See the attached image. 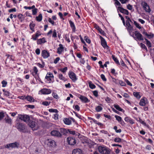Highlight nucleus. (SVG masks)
Instances as JSON below:
<instances>
[{"label": "nucleus", "mask_w": 154, "mask_h": 154, "mask_svg": "<svg viewBox=\"0 0 154 154\" xmlns=\"http://www.w3.org/2000/svg\"><path fill=\"white\" fill-rule=\"evenodd\" d=\"M98 150L101 154H109L110 153L109 149L105 146H99L98 147Z\"/></svg>", "instance_id": "1"}, {"label": "nucleus", "mask_w": 154, "mask_h": 154, "mask_svg": "<svg viewBox=\"0 0 154 154\" xmlns=\"http://www.w3.org/2000/svg\"><path fill=\"white\" fill-rule=\"evenodd\" d=\"M134 35L133 33L132 35L130 34L136 40L143 41V37L142 35L138 31H135L134 32Z\"/></svg>", "instance_id": "2"}, {"label": "nucleus", "mask_w": 154, "mask_h": 154, "mask_svg": "<svg viewBox=\"0 0 154 154\" xmlns=\"http://www.w3.org/2000/svg\"><path fill=\"white\" fill-rule=\"evenodd\" d=\"M19 146V144L17 142L8 143L4 145L5 148H7L10 150L12 149L18 148Z\"/></svg>", "instance_id": "3"}, {"label": "nucleus", "mask_w": 154, "mask_h": 154, "mask_svg": "<svg viewBox=\"0 0 154 154\" xmlns=\"http://www.w3.org/2000/svg\"><path fill=\"white\" fill-rule=\"evenodd\" d=\"M18 117L20 119L26 122H28L30 120L29 116L26 114H18Z\"/></svg>", "instance_id": "4"}, {"label": "nucleus", "mask_w": 154, "mask_h": 154, "mask_svg": "<svg viewBox=\"0 0 154 154\" xmlns=\"http://www.w3.org/2000/svg\"><path fill=\"white\" fill-rule=\"evenodd\" d=\"M141 4L146 12L149 13L150 12L151 9L146 2L144 1H142Z\"/></svg>", "instance_id": "5"}, {"label": "nucleus", "mask_w": 154, "mask_h": 154, "mask_svg": "<svg viewBox=\"0 0 154 154\" xmlns=\"http://www.w3.org/2000/svg\"><path fill=\"white\" fill-rule=\"evenodd\" d=\"M67 141L69 144L71 145H74L76 143V140L74 137H69L67 139Z\"/></svg>", "instance_id": "6"}, {"label": "nucleus", "mask_w": 154, "mask_h": 154, "mask_svg": "<svg viewBox=\"0 0 154 154\" xmlns=\"http://www.w3.org/2000/svg\"><path fill=\"white\" fill-rule=\"evenodd\" d=\"M45 78L48 81V82L49 83H51L52 80L54 79V76L53 74L51 72L48 73L45 76Z\"/></svg>", "instance_id": "7"}, {"label": "nucleus", "mask_w": 154, "mask_h": 154, "mask_svg": "<svg viewBox=\"0 0 154 154\" xmlns=\"http://www.w3.org/2000/svg\"><path fill=\"white\" fill-rule=\"evenodd\" d=\"M16 127L20 131H22L25 129V126L22 123H17L16 125Z\"/></svg>", "instance_id": "8"}, {"label": "nucleus", "mask_w": 154, "mask_h": 154, "mask_svg": "<svg viewBox=\"0 0 154 154\" xmlns=\"http://www.w3.org/2000/svg\"><path fill=\"white\" fill-rule=\"evenodd\" d=\"M51 134L53 136L60 137L62 134L59 131L56 130H53L51 132Z\"/></svg>", "instance_id": "9"}, {"label": "nucleus", "mask_w": 154, "mask_h": 154, "mask_svg": "<svg viewBox=\"0 0 154 154\" xmlns=\"http://www.w3.org/2000/svg\"><path fill=\"white\" fill-rule=\"evenodd\" d=\"M42 56L44 58H47L50 56V53L47 51L43 50L41 53Z\"/></svg>", "instance_id": "10"}, {"label": "nucleus", "mask_w": 154, "mask_h": 154, "mask_svg": "<svg viewBox=\"0 0 154 154\" xmlns=\"http://www.w3.org/2000/svg\"><path fill=\"white\" fill-rule=\"evenodd\" d=\"M126 26H128V31L129 32L130 34H131V32H132L133 29V27L131 26V25L130 24L128 21H126Z\"/></svg>", "instance_id": "11"}, {"label": "nucleus", "mask_w": 154, "mask_h": 154, "mask_svg": "<svg viewBox=\"0 0 154 154\" xmlns=\"http://www.w3.org/2000/svg\"><path fill=\"white\" fill-rule=\"evenodd\" d=\"M100 38L101 39V44L103 48H108V46L107 45L105 39L101 36H100Z\"/></svg>", "instance_id": "12"}, {"label": "nucleus", "mask_w": 154, "mask_h": 154, "mask_svg": "<svg viewBox=\"0 0 154 154\" xmlns=\"http://www.w3.org/2000/svg\"><path fill=\"white\" fill-rule=\"evenodd\" d=\"M79 98L83 102L85 103H87L90 101V100L87 97L82 95H80Z\"/></svg>", "instance_id": "13"}, {"label": "nucleus", "mask_w": 154, "mask_h": 154, "mask_svg": "<svg viewBox=\"0 0 154 154\" xmlns=\"http://www.w3.org/2000/svg\"><path fill=\"white\" fill-rule=\"evenodd\" d=\"M118 10L121 13L125 14L126 15H128L129 14L128 11L127 10L124 9L122 7H118Z\"/></svg>", "instance_id": "14"}, {"label": "nucleus", "mask_w": 154, "mask_h": 154, "mask_svg": "<svg viewBox=\"0 0 154 154\" xmlns=\"http://www.w3.org/2000/svg\"><path fill=\"white\" fill-rule=\"evenodd\" d=\"M72 154H83V153L81 149H76L72 150Z\"/></svg>", "instance_id": "15"}, {"label": "nucleus", "mask_w": 154, "mask_h": 154, "mask_svg": "<svg viewBox=\"0 0 154 154\" xmlns=\"http://www.w3.org/2000/svg\"><path fill=\"white\" fill-rule=\"evenodd\" d=\"M147 99L145 98H142L139 103V104L141 106H144L147 103Z\"/></svg>", "instance_id": "16"}, {"label": "nucleus", "mask_w": 154, "mask_h": 154, "mask_svg": "<svg viewBox=\"0 0 154 154\" xmlns=\"http://www.w3.org/2000/svg\"><path fill=\"white\" fill-rule=\"evenodd\" d=\"M69 76L70 79L74 82H75L77 79L75 74L73 72H71L69 74Z\"/></svg>", "instance_id": "17"}, {"label": "nucleus", "mask_w": 154, "mask_h": 154, "mask_svg": "<svg viewBox=\"0 0 154 154\" xmlns=\"http://www.w3.org/2000/svg\"><path fill=\"white\" fill-rule=\"evenodd\" d=\"M29 122L28 125L31 128H33L35 127L36 123L35 121L30 120Z\"/></svg>", "instance_id": "18"}, {"label": "nucleus", "mask_w": 154, "mask_h": 154, "mask_svg": "<svg viewBox=\"0 0 154 154\" xmlns=\"http://www.w3.org/2000/svg\"><path fill=\"white\" fill-rule=\"evenodd\" d=\"M48 145L50 146H54L56 144L55 141L51 139H48Z\"/></svg>", "instance_id": "19"}, {"label": "nucleus", "mask_w": 154, "mask_h": 154, "mask_svg": "<svg viewBox=\"0 0 154 154\" xmlns=\"http://www.w3.org/2000/svg\"><path fill=\"white\" fill-rule=\"evenodd\" d=\"M41 92L43 94H50L51 92V91L50 89L45 88L42 89Z\"/></svg>", "instance_id": "20"}, {"label": "nucleus", "mask_w": 154, "mask_h": 154, "mask_svg": "<svg viewBox=\"0 0 154 154\" xmlns=\"http://www.w3.org/2000/svg\"><path fill=\"white\" fill-rule=\"evenodd\" d=\"M59 47L57 49V53L59 54H60L63 51L64 48L62 44H60L59 45Z\"/></svg>", "instance_id": "21"}, {"label": "nucleus", "mask_w": 154, "mask_h": 154, "mask_svg": "<svg viewBox=\"0 0 154 154\" xmlns=\"http://www.w3.org/2000/svg\"><path fill=\"white\" fill-rule=\"evenodd\" d=\"M69 23L70 26L72 29V31L75 32V31L76 28L74 23L71 20H69Z\"/></svg>", "instance_id": "22"}, {"label": "nucleus", "mask_w": 154, "mask_h": 154, "mask_svg": "<svg viewBox=\"0 0 154 154\" xmlns=\"http://www.w3.org/2000/svg\"><path fill=\"white\" fill-rule=\"evenodd\" d=\"M60 131L61 134L65 135H66L68 133V129L67 130L64 128H60Z\"/></svg>", "instance_id": "23"}, {"label": "nucleus", "mask_w": 154, "mask_h": 154, "mask_svg": "<svg viewBox=\"0 0 154 154\" xmlns=\"http://www.w3.org/2000/svg\"><path fill=\"white\" fill-rule=\"evenodd\" d=\"M46 42L45 39L44 38H42L39 39H38L37 43L38 44H41L45 43Z\"/></svg>", "instance_id": "24"}, {"label": "nucleus", "mask_w": 154, "mask_h": 154, "mask_svg": "<svg viewBox=\"0 0 154 154\" xmlns=\"http://www.w3.org/2000/svg\"><path fill=\"white\" fill-rule=\"evenodd\" d=\"M5 120L6 123L10 125L11 124L12 119L9 117L7 115V117L5 118Z\"/></svg>", "instance_id": "25"}, {"label": "nucleus", "mask_w": 154, "mask_h": 154, "mask_svg": "<svg viewBox=\"0 0 154 154\" xmlns=\"http://www.w3.org/2000/svg\"><path fill=\"white\" fill-rule=\"evenodd\" d=\"M63 121L65 124L67 125H71L72 123L71 121L68 118L64 119Z\"/></svg>", "instance_id": "26"}, {"label": "nucleus", "mask_w": 154, "mask_h": 154, "mask_svg": "<svg viewBox=\"0 0 154 154\" xmlns=\"http://www.w3.org/2000/svg\"><path fill=\"white\" fill-rule=\"evenodd\" d=\"M114 106L116 109L118 110L119 111L122 112H124V111L123 109L121 108L119 105L117 104H114Z\"/></svg>", "instance_id": "27"}, {"label": "nucleus", "mask_w": 154, "mask_h": 154, "mask_svg": "<svg viewBox=\"0 0 154 154\" xmlns=\"http://www.w3.org/2000/svg\"><path fill=\"white\" fill-rule=\"evenodd\" d=\"M25 99L29 102H33L34 100V99L32 97L29 96H27L26 97Z\"/></svg>", "instance_id": "28"}, {"label": "nucleus", "mask_w": 154, "mask_h": 154, "mask_svg": "<svg viewBox=\"0 0 154 154\" xmlns=\"http://www.w3.org/2000/svg\"><path fill=\"white\" fill-rule=\"evenodd\" d=\"M112 57L114 61L118 65H120V63L119 61V60L117 59V58L115 57L114 55H112Z\"/></svg>", "instance_id": "29"}, {"label": "nucleus", "mask_w": 154, "mask_h": 154, "mask_svg": "<svg viewBox=\"0 0 154 154\" xmlns=\"http://www.w3.org/2000/svg\"><path fill=\"white\" fill-rule=\"evenodd\" d=\"M42 14H40L39 15L36 17V20L38 22H40L42 21Z\"/></svg>", "instance_id": "30"}, {"label": "nucleus", "mask_w": 154, "mask_h": 154, "mask_svg": "<svg viewBox=\"0 0 154 154\" xmlns=\"http://www.w3.org/2000/svg\"><path fill=\"white\" fill-rule=\"evenodd\" d=\"M139 122L144 126L148 127H149V125L147 124L144 121H143L140 118H139Z\"/></svg>", "instance_id": "31"}, {"label": "nucleus", "mask_w": 154, "mask_h": 154, "mask_svg": "<svg viewBox=\"0 0 154 154\" xmlns=\"http://www.w3.org/2000/svg\"><path fill=\"white\" fill-rule=\"evenodd\" d=\"M42 64H41L39 63H36V64L38 66L39 68H43L44 67L45 65V63L42 61Z\"/></svg>", "instance_id": "32"}, {"label": "nucleus", "mask_w": 154, "mask_h": 154, "mask_svg": "<svg viewBox=\"0 0 154 154\" xmlns=\"http://www.w3.org/2000/svg\"><path fill=\"white\" fill-rule=\"evenodd\" d=\"M88 84L89 87L90 88L93 89L95 88V85L93 84L90 81Z\"/></svg>", "instance_id": "33"}, {"label": "nucleus", "mask_w": 154, "mask_h": 154, "mask_svg": "<svg viewBox=\"0 0 154 154\" xmlns=\"http://www.w3.org/2000/svg\"><path fill=\"white\" fill-rule=\"evenodd\" d=\"M133 95L134 97L138 99H140V96L138 92H134Z\"/></svg>", "instance_id": "34"}, {"label": "nucleus", "mask_w": 154, "mask_h": 154, "mask_svg": "<svg viewBox=\"0 0 154 154\" xmlns=\"http://www.w3.org/2000/svg\"><path fill=\"white\" fill-rule=\"evenodd\" d=\"M23 16L22 14H19L17 17L19 19L21 22H22L23 20Z\"/></svg>", "instance_id": "35"}, {"label": "nucleus", "mask_w": 154, "mask_h": 154, "mask_svg": "<svg viewBox=\"0 0 154 154\" xmlns=\"http://www.w3.org/2000/svg\"><path fill=\"white\" fill-rule=\"evenodd\" d=\"M58 76L59 78L61 80L65 81L66 80L65 78L63 76V75L61 74H58Z\"/></svg>", "instance_id": "36"}, {"label": "nucleus", "mask_w": 154, "mask_h": 154, "mask_svg": "<svg viewBox=\"0 0 154 154\" xmlns=\"http://www.w3.org/2000/svg\"><path fill=\"white\" fill-rule=\"evenodd\" d=\"M102 108L100 106H98L95 107V110L97 112H99L102 110Z\"/></svg>", "instance_id": "37"}, {"label": "nucleus", "mask_w": 154, "mask_h": 154, "mask_svg": "<svg viewBox=\"0 0 154 154\" xmlns=\"http://www.w3.org/2000/svg\"><path fill=\"white\" fill-rule=\"evenodd\" d=\"M114 141L117 143H120L122 142V139L119 137H116L114 139Z\"/></svg>", "instance_id": "38"}, {"label": "nucleus", "mask_w": 154, "mask_h": 154, "mask_svg": "<svg viewBox=\"0 0 154 154\" xmlns=\"http://www.w3.org/2000/svg\"><path fill=\"white\" fill-rule=\"evenodd\" d=\"M96 29L100 33L103 34V33H104V31H103L102 29L100 28L98 26H97L96 27Z\"/></svg>", "instance_id": "39"}, {"label": "nucleus", "mask_w": 154, "mask_h": 154, "mask_svg": "<svg viewBox=\"0 0 154 154\" xmlns=\"http://www.w3.org/2000/svg\"><path fill=\"white\" fill-rule=\"evenodd\" d=\"M35 26V24L34 23H31L29 25V27L30 28V29L32 30V31L34 32V28Z\"/></svg>", "instance_id": "40"}, {"label": "nucleus", "mask_w": 154, "mask_h": 154, "mask_svg": "<svg viewBox=\"0 0 154 154\" xmlns=\"http://www.w3.org/2000/svg\"><path fill=\"white\" fill-rule=\"evenodd\" d=\"M145 40L146 41V44L147 46L149 47H151V44L150 42L146 38H145Z\"/></svg>", "instance_id": "41"}, {"label": "nucleus", "mask_w": 154, "mask_h": 154, "mask_svg": "<svg viewBox=\"0 0 154 154\" xmlns=\"http://www.w3.org/2000/svg\"><path fill=\"white\" fill-rule=\"evenodd\" d=\"M115 117L116 118V120H117L119 122H120L121 121V120H122V118L118 116L115 115Z\"/></svg>", "instance_id": "42"}, {"label": "nucleus", "mask_w": 154, "mask_h": 154, "mask_svg": "<svg viewBox=\"0 0 154 154\" xmlns=\"http://www.w3.org/2000/svg\"><path fill=\"white\" fill-rule=\"evenodd\" d=\"M2 87H5L7 85V82L5 80H3L2 82Z\"/></svg>", "instance_id": "43"}, {"label": "nucleus", "mask_w": 154, "mask_h": 154, "mask_svg": "<svg viewBox=\"0 0 154 154\" xmlns=\"http://www.w3.org/2000/svg\"><path fill=\"white\" fill-rule=\"evenodd\" d=\"M52 96L53 97L56 99H57L59 98V97L58 95L56 93L54 92H53L52 94Z\"/></svg>", "instance_id": "44"}, {"label": "nucleus", "mask_w": 154, "mask_h": 154, "mask_svg": "<svg viewBox=\"0 0 154 154\" xmlns=\"http://www.w3.org/2000/svg\"><path fill=\"white\" fill-rule=\"evenodd\" d=\"M37 11H38L37 8L34 9H32V15H36L37 13Z\"/></svg>", "instance_id": "45"}, {"label": "nucleus", "mask_w": 154, "mask_h": 154, "mask_svg": "<svg viewBox=\"0 0 154 154\" xmlns=\"http://www.w3.org/2000/svg\"><path fill=\"white\" fill-rule=\"evenodd\" d=\"M49 111L50 112L57 113L58 112V111L57 109H49Z\"/></svg>", "instance_id": "46"}, {"label": "nucleus", "mask_w": 154, "mask_h": 154, "mask_svg": "<svg viewBox=\"0 0 154 154\" xmlns=\"http://www.w3.org/2000/svg\"><path fill=\"white\" fill-rule=\"evenodd\" d=\"M57 35L56 30L55 29H54L53 31L52 37L54 38H56L57 37Z\"/></svg>", "instance_id": "47"}, {"label": "nucleus", "mask_w": 154, "mask_h": 154, "mask_svg": "<svg viewBox=\"0 0 154 154\" xmlns=\"http://www.w3.org/2000/svg\"><path fill=\"white\" fill-rule=\"evenodd\" d=\"M67 70V67H66L60 69V70L63 73H65L66 72Z\"/></svg>", "instance_id": "48"}, {"label": "nucleus", "mask_w": 154, "mask_h": 154, "mask_svg": "<svg viewBox=\"0 0 154 154\" xmlns=\"http://www.w3.org/2000/svg\"><path fill=\"white\" fill-rule=\"evenodd\" d=\"M134 23L137 28L139 29H140L141 28V27L140 26L139 24V23H137L136 21H134Z\"/></svg>", "instance_id": "49"}, {"label": "nucleus", "mask_w": 154, "mask_h": 154, "mask_svg": "<svg viewBox=\"0 0 154 154\" xmlns=\"http://www.w3.org/2000/svg\"><path fill=\"white\" fill-rule=\"evenodd\" d=\"M101 78L104 81H106V78H105V77L104 75L103 74H101Z\"/></svg>", "instance_id": "50"}, {"label": "nucleus", "mask_w": 154, "mask_h": 154, "mask_svg": "<svg viewBox=\"0 0 154 154\" xmlns=\"http://www.w3.org/2000/svg\"><path fill=\"white\" fill-rule=\"evenodd\" d=\"M68 132H69L70 134L72 135H74L75 134V131H71L69 129H68Z\"/></svg>", "instance_id": "51"}, {"label": "nucleus", "mask_w": 154, "mask_h": 154, "mask_svg": "<svg viewBox=\"0 0 154 154\" xmlns=\"http://www.w3.org/2000/svg\"><path fill=\"white\" fill-rule=\"evenodd\" d=\"M119 82L120 85L122 86H125L126 85L125 83L122 80L119 81Z\"/></svg>", "instance_id": "52"}, {"label": "nucleus", "mask_w": 154, "mask_h": 154, "mask_svg": "<svg viewBox=\"0 0 154 154\" xmlns=\"http://www.w3.org/2000/svg\"><path fill=\"white\" fill-rule=\"evenodd\" d=\"M50 102H49L48 101H45L42 103V104L45 106H47L49 105L50 103Z\"/></svg>", "instance_id": "53"}, {"label": "nucleus", "mask_w": 154, "mask_h": 154, "mask_svg": "<svg viewBox=\"0 0 154 154\" xmlns=\"http://www.w3.org/2000/svg\"><path fill=\"white\" fill-rule=\"evenodd\" d=\"M4 117V115L3 112H0V120H1Z\"/></svg>", "instance_id": "54"}, {"label": "nucleus", "mask_w": 154, "mask_h": 154, "mask_svg": "<svg viewBox=\"0 0 154 154\" xmlns=\"http://www.w3.org/2000/svg\"><path fill=\"white\" fill-rule=\"evenodd\" d=\"M114 1H115V5L119 6L121 5L120 3L118 0H114Z\"/></svg>", "instance_id": "55"}, {"label": "nucleus", "mask_w": 154, "mask_h": 154, "mask_svg": "<svg viewBox=\"0 0 154 154\" xmlns=\"http://www.w3.org/2000/svg\"><path fill=\"white\" fill-rule=\"evenodd\" d=\"M33 70L34 72L35 73V75H36L37 74V73L38 71V70L37 67L35 66H34L33 67Z\"/></svg>", "instance_id": "56"}, {"label": "nucleus", "mask_w": 154, "mask_h": 154, "mask_svg": "<svg viewBox=\"0 0 154 154\" xmlns=\"http://www.w3.org/2000/svg\"><path fill=\"white\" fill-rule=\"evenodd\" d=\"M140 46L142 48H143L146 50L147 49L145 45L143 43H140Z\"/></svg>", "instance_id": "57"}, {"label": "nucleus", "mask_w": 154, "mask_h": 154, "mask_svg": "<svg viewBox=\"0 0 154 154\" xmlns=\"http://www.w3.org/2000/svg\"><path fill=\"white\" fill-rule=\"evenodd\" d=\"M85 39L87 43L88 44L90 43L91 40L87 37L85 36Z\"/></svg>", "instance_id": "58"}, {"label": "nucleus", "mask_w": 154, "mask_h": 154, "mask_svg": "<svg viewBox=\"0 0 154 154\" xmlns=\"http://www.w3.org/2000/svg\"><path fill=\"white\" fill-rule=\"evenodd\" d=\"M16 10L15 8H12L11 9H10L9 10L8 12H16Z\"/></svg>", "instance_id": "59"}, {"label": "nucleus", "mask_w": 154, "mask_h": 154, "mask_svg": "<svg viewBox=\"0 0 154 154\" xmlns=\"http://www.w3.org/2000/svg\"><path fill=\"white\" fill-rule=\"evenodd\" d=\"M10 93L7 91H5L4 93V94L6 97H8L9 96Z\"/></svg>", "instance_id": "60"}, {"label": "nucleus", "mask_w": 154, "mask_h": 154, "mask_svg": "<svg viewBox=\"0 0 154 154\" xmlns=\"http://www.w3.org/2000/svg\"><path fill=\"white\" fill-rule=\"evenodd\" d=\"M125 81L128 85H130V86H132V84L128 80L125 79Z\"/></svg>", "instance_id": "61"}, {"label": "nucleus", "mask_w": 154, "mask_h": 154, "mask_svg": "<svg viewBox=\"0 0 154 154\" xmlns=\"http://www.w3.org/2000/svg\"><path fill=\"white\" fill-rule=\"evenodd\" d=\"M35 52L37 55H39L40 52V49L39 48L36 49L35 50Z\"/></svg>", "instance_id": "62"}, {"label": "nucleus", "mask_w": 154, "mask_h": 154, "mask_svg": "<svg viewBox=\"0 0 154 154\" xmlns=\"http://www.w3.org/2000/svg\"><path fill=\"white\" fill-rule=\"evenodd\" d=\"M60 60V58L59 57H57L54 61V63L56 64Z\"/></svg>", "instance_id": "63"}, {"label": "nucleus", "mask_w": 154, "mask_h": 154, "mask_svg": "<svg viewBox=\"0 0 154 154\" xmlns=\"http://www.w3.org/2000/svg\"><path fill=\"white\" fill-rule=\"evenodd\" d=\"M94 95L96 97H97L98 96V92L97 91H94L93 92Z\"/></svg>", "instance_id": "64"}]
</instances>
